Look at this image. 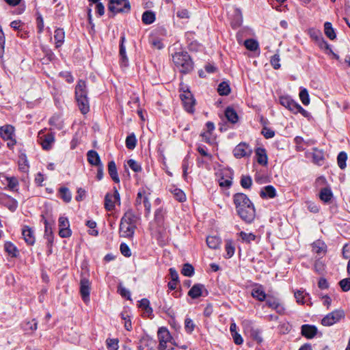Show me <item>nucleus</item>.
Masks as SVG:
<instances>
[{
    "instance_id": "17",
    "label": "nucleus",
    "mask_w": 350,
    "mask_h": 350,
    "mask_svg": "<svg viewBox=\"0 0 350 350\" xmlns=\"http://www.w3.org/2000/svg\"><path fill=\"white\" fill-rule=\"evenodd\" d=\"M88 97V90L85 81L83 80H79L75 87V98H82Z\"/></svg>"
},
{
    "instance_id": "26",
    "label": "nucleus",
    "mask_w": 350,
    "mask_h": 350,
    "mask_svg": "<svg viewBox=\"0 0 350 350\" xmlns=\"http://www.w3.org/2000/svg\"><path fill=\"white\" fill-rule=\"evenodd\" d=\"M108 172L110 177L115 183H120L116 165L113 161H111L108 163Z\"/></svg>"
},
{
    "instance_id": "34",
    "label": "nucleus",
    "mask_w": 350,
    "mask_h": 350,
    "mask_svg": "<svg viewBox=\"0 0 350 350\" xmlns=\"http://www.w3.org/2000/svg\"><path fill=\"white\" fill-rule=\"evenodd\" d=\"M65 38V32L63 29L57 28L55 30L54 38L55 40L56 48L60 47L64 42Z\"/></svg>"
},
{
    "instance_id": "62",
    "label": "nucleus",
    "mask_w": 350,
    "mask_h": 350,
    "mask_svg": "<svg viewBox=\"0 0 350 350\" xmlns=\"http://www.w3.org/2000/svg\"><path fill=\"white\" fill-rule=\"evenodd\" d=\"M261 133L266 139H271L275 136V131L267 126L262 128Z\"/></svg>"
},
{
    "instance_id": "18",
    "label": "nucleus",
    "mask_w": 350,
    "mask_h": 350,
    "mask_svg": "<svg viewBox=\"0 0 350 350\" xmlns=\"http://www.w3.org/2000/svg\"><path fill=\"white\" fill-rule=\"evenodd\" d=\"M139 217L134 213L132 210H128L121 218L120 221L131 226H135L137 227V221Z\"/></svg>"
},
{
    "instance_id": "11",
    "label": "nucleus",
    "mask_w": 350,
    "mask_h": 350,
    "mask_svg": "<svg viewBox=\"0 0 350 350\" xmlns=\"http://www.w3.org/2000/svg\"><path fill=\"white\" fill-rule=\"evenodd\" d=\"M0 204L7 207L12 212H14L18 206L17 201L5 193L0 194Z\"/></svg>"
},
{
    "instance_id": "15",
    "label": "nucleus",
    "mask_w": 350,
    "mask_h": 350,
    "mask_svg": "<svg viewBox=\"0 0 350 350\" xmlns=\"http://www.w3.org/2000/svg\"><path fill=\"white\" fill-rule=\"evenodd\" d=\"M139 350H157V342L148 337H143L139 343Z\"/></svg>"
},
{
    "instance_id": "5",
    "label": "nucleus",
    "mask_w": 350,
    "mask_h": 350,
    "mask_svg": "<svg viewBox=\"0 0 350 350\" xmlns=\"http://www.w3.org/2000/svg\"><path fill=\"white\" fill-rule=\"evenodd\" d=\"M113 193H107L105 197V208L108 211H111L115 208V204L117 202L120 204V196L116 187H113Z\"/></svg>"
},
{
    "instance_id": "2",
    "label": "nucleus",
    "mask_w": 350,
    "mask_h": 350,
    "mask_svg": "<svg viewBox=\"0 0 350 350\" xmlns=\"http://www.w3.org/2000/svg\"><path fill=\"white\" fill-rule=\"evenodd\" d=\"M175 66L181 72L187 73L193 68V62L187 52H176L172 55Z\"/></svg>"
},
{
    "instance_id": "42",
    "label": "nucleus",
    "mask_w": 350,
    "mask_h": 350,
    "mask_svg": "<svg viewBox=\"0 0 350 350\" xmlns=\"http://www.w3.org/2000/svg\"><path fill=\"white\" fill-rule=\"evenodd\" d=\"M170 191L178 201L183 202L186 200V196L180 189L172 187L170 189Z\"/></svg>"
},
{
    "instance_id": "47",
    "label": "nucleus",
    "mask_w": 350,
    "mask_h": 350,
    "mask_svg": "<svg viewBox=\"0 0 350 350\" xmlns=\"http://www.w3.org/2000/svg\"><path fill=\"white\" fill-rule=\"evenodd\" d=\"M225 250L226 252V254L225 256L226 258H230L234 255L235 248H234L232 241H231V240L226 241V245H225Z\"/></svg>"
},
{
    "instance_id": "57",
    "label": "nucleus",
    "mask_w": 350,
    "mask_h": 350,
    "mask_svg": "<svg viewBox=\"0 0 350 350\" xmlns=\"http://www.w3.org/2000/svg\"><path fill=\"white\" fill-rule=\"evenodd\" d=\"M127 164L129 167L135 172H139L142 171V167L140 164L134 159H129L127 161Z\"/></svg>"
},
{
    "instance_id": "13",
    "label": "nucleus",
    "mask_w": 350,
    "mask_h": 350,
    "mask_svg": "<svg viewBox=\"0 0 350 350\" xmlns=\"http://www.w3.org/2000/svg\"><path fill=\"white\" fill-rule=\"evenodd\" d=\"M251 295L253 298L259 301H264L267 299V294L265 292L262 285L254 284L252 289Z\"/></svg>"
},
{
    "instance_id": "1",
    "label": "nucleus",
    "mask_w": 350,
    "mask_h": 350,
    "mask_svg": "<svg viewBox=\"0 0 350 350\" xmlns=\"http://www.w3.org/2000/svg\"><path fill=\"white\" fill-rule=\"evenodd\" d=\"M232 198L236 211L241 219L247 224L253 222L256 217V210L247 196L243 193H237Z\"/></svg>"
},
{
    "instance_id": "9",
    "label": "nucleus",
    "mask_w": 350,
    "mask_h": 350,
    "mask_svg": "<svg viewBox=\"0 0 350 350\" xmlns=\"http://www.w3.org/2000/svg\"><path fill=\"white\" fill-rule=\"evenodd\" d=\"M59 222V235L62 238L70 237L72 234L70 229V224L66 217L61 216L58 220Z\"/></svg>"
},
{
    "instance_id": "35",
    "label": "nucleus",
    "mask_w": 350,
    "mask_h": 350,
    "mask_svg": "<svg viewBox=\"0 0 350 350\" xmlns=\"http://www.w3.org/2000/svg\"><path fill=\"white\" fill-rule=\"evenodd\" d=\"M296 301L298 304H307L308 299H310L309 294L304 290H298L294 293Z\"/></svg>"
},
{
    "instance_id": "10",
    "label": "nucleus",
    "mask_w": 350,
    "mask_h": 350,
    "mask_svg": "<svg viewBox=\"0 0 350 350\" xmlns=\"http://www.w3.org/2000/svg\"><path fill=\"white\" fill-rule=\"evenodd\" d=\"M251 153L252 149L244 142L239 144L233 150V154L237 159L248 157Z\"/></svg>"
},
{
    "instance_id": "45",
    "label": "nucleus",
    "mask_w": 350,
    "mask_h": 350,
    "mask_svg": "<svg viewBox=\"0 0 350 350\" xmlns=\"http://www.w3.org/2000/svg\"><path fill=\"white\" fill-rule=\"evenodd\" d=\"M238 234L241 239L242 241L246 243H250L252 241H255L256 239V236L252 232L247 233L241 231Z\"/></svg>"
},
{
    "instance_id": "23",
    "label": "nucleus",
    "mask_w": 350,
    "mask_h": 350,
    "mask_svg": "<svg viewBox=\"0 0 350 350\" xmlns=\"http://www.w3.org/2000/svg\"><path fill=\"white\" fill-rule=\"evenodd\" d=\"M245 331L250 334V337L258 344H260L263 341L262 337V332L260 329L252 327H247L245 328Z\"/></svg>"
},
{
    "instance_id": "22",
    "label": "nucleus",
    "mask_w": 350,
    "mask_h": 350,
    "mask_svg": "<svg viewBox=\"0 0 350 350\" xmlns=\"http://www.w3.org/2000/svg\"><path fill=\"white\" fill-rule=\"evenodd\" d=\"M203 291H206L204 286L201 284H196L189 291L188 295L192 299H197L202 295Z\"/></svg>"
},
{
    "instance_id": "8",
    "label": "nucleus",
    "mask_w": 350,
    "mask_h": 350,
    "mask_svg": "<svg viewBox=\"0 0 350 350\" xmlns=\"http://www.w3.org/2000/svg\"><path fill=\"white\" fill-rule=\"evenodd\" d=\"M157 335L159 340V349H165L168 347L167 343H171L172 339L170 332L165 327H161L158 330Z\"/></svg>"
},
{
    "instance_id": "40",
    "label": "nucleus",
    "mask_w": 350,
    "mask_h": 350,
    "mask_svg": "<svg viewBox=\"0 0 350 350\" xmlns=\"http://www.w3.org/2000/svg\"><path fill=\"white\" fill-rule=\"evenodd\" d=\"M315 41L320 49L331 51L329 44L325 40L321 33H317Z\"/></svg>"
},
{
    "instance_id": "6",
    "label": "nucleus",
    "mask_w": 350,
    "mask_h": 350,
    "mask_svg": "<svg viewBox=\"0 0 350 350\" xmlns=\"http://www.w3.org/2000/svg\"><path fill=\"white\" fill-rule=\"evenodd\" d=\"M38 142H40L42 148L45 150L51 149L53 144L55 142V135L53 133H44V130H41L38 133Z\"/></svg>"
},
{
    "instance_id": "12",
    "label": "nucleus",
    "mask_w": 350,
    "mask_h": 350,
    "mask_svg": "<svg viewBox=\"0 0 350 350\" xmlns=\"http://www.w3.org/2000/svg\"><path fill=\"white\" fill-rule=\"evenodd\" d=\"M136 228L135 226H131L120 221L119 228L120 236L131 239L133 237Z\"/></svg>"
},
{
    "instance_id": "28",
    "label": "nucleus",
    "mask_w": 350,
    "mask_h": 350,
    "mask_svg": "<svg viewBox=\"0 0 350 350\" xmlns=\"http://www.w3.org/2000/svg\"><path fill=\"white\" fill-rule=\"evenodd\" d=\"M319 198L325 203H329L333 198L331 189L329 187L322 188L319 193Z\"/></svg>"
},
{
    "instance_id": "64",
    "label": "nucleus",
    "mask_w": 350,
    "mask_h": 350,
    "mask_svg": "<svg viewBox=\"0 0 350 350\" xmlns=\"http://www.w3.org/2000/svg\"><path fill=\"white\" fill-rule=\"evenodd\" d=\"M280 55L278 54H275L271 57L270 62L274 69L277 70L280 68Z\"/></svg>"
},
{
    "instance_id": "50",
    "label": "nucleus",
    "mask_w": 350,
    "mask_h": 350,
    "mask_svg": "<svg viewBox=\"0 0 350 350\" xmlns=\"http://www.w3.org/2000/svg\"><path fill=\"white\" fill-rule=\"evenodd\" d=\"M347 159V154L345 152L342 151L338 154L337 163H338V167L341 170H343L346 167Z\"/></svg>"
},
{
    "instance_id": "16",
    "label": "nucleus",
    "mask_w": 350,
    "mask_h": 350,
    "mask_svg": "<svg viewBox=\"0 0 350 350\" xmlns=\"http://www.w3.org/2000/svg\"><path fill=\"white\" fill-rule=\"evenodd\" d=\"M318 329L312 325L304 324L301 327V333L308 339L313 338L317 334Z\"/></svg>"
},
{
    "instance_id": "19",
    "label": "nucleus",
    "mask_w": 350,
    "mask_h": 350,
    "mask_svg": "<svg viewBox=\"0 0 350 350\" xmlns=\"http://www.w3.org/2000/svg\"><path fill=\"white\" fill-rule=\"evenodd\" d=\"M14 127L10 124H6L0 127V136L3 140H8L15 137Z\"/></svg>"
},
{
    "instance_id": "41",
    "label": "nucleus",
    "mask_w": 350,
    "mask_h": 350,
    "mask_svg": "<svg viewBox=\"0 0 350 350\" xmlns=\"http://www.w3.org/2000/svg\"><path fill=\"white\" fill-rule=\"evenodd\" d=\"M59 197L62 199L66 203H68L71 201L72 194L68 188L65 187H62L59 189Z\"/></svg>"
},
{
    "instance_id": "3",
    "label": "nucleus",
    "mask_w": 350,
    "mask_h": 350,
    "mask_svg": "<svg viewBox=\"0 0 350 350\" xmlns=\"http://www.w3.org/2000/svg\"><path fill=\"white\" fill-rule=\"evenodd\" d=\"M108 8L113 13H128L131 10V4L129 0H109Z\"/></svg>"
},
{
    "instance_id": "7",
    "label": "nucleus",
    "mask_w": 350,
    "mask_h": 350,
    "mask_svg": "<svg viewBox=\"0 0 350 350\" xmlns=\"http://www.w3.org/2000/svg\"><path fill=\"white\" fill-rule=\"evenodd\" d=\"M180 98L185 110L190 113H193L195 100L191 92L189 90L183 91V92L180 94Z\"/></svg>"
},
{
    "instance_id": "20",
    "label": "nucleus",
    "mask_w": 350,
    "mask_h": 350,
    "mask_svg": "<svg viewBox=\"0 0 350 350\" xmlns=\"http://www.w3.org/2000/svg\"><path fill=\"white\" fill-rule=\"evenodd\" d=\"M279 102L285 108L293 113L297 103L293 100L289 96H280L279 97Z\"/></svg>"
},
{
    "instance_id": "38",
    "label": "nucleus",
    "mask_w": 350,
    "mask_h": 350,
    "mask_svg": "<svg viewBox=\"0 0 350 350\" xmlns=\"http://www.w3.org/2000/svg\"><path fill=\"white\" fill-rule=\"evenodd\" d=\"M225 116L229 122L233 124L237 122L239 120V117L237 112L233 108L230 107H228L226 109Z\"/></svg>"
},
{
    "instance_id": "33",
    "label": "nucleus",
    "mask_w": 350,
    "mask_h": 350,
    "mask_svg": "<svg viewBox=\"0 0 350 350\" xmlns=\"http://www.w3.org/2000/svg\"><path fill=\"white\" fill-rule=\"evenodd\" d=\"M79 109L83 114H86L90 111L89 99L88 97L76 100Z\"/></svg>"
},
{
    "instance_id": "25",
    "label": "nucleus",
    "mask_w": 350,
    "mask_h": 350,
    "mask_svg": "<svg viewBox=\"0 0 350 350\" xmlns=\"http://www.w3.org/2000/svg\"><path fill=\"white\" fill-rule=\"evenodd\" d=\"M87 159L89 163L94 166H100L101 163L100 157L95 150H89L87 153Z\"/></svg>"
},
{
    "instance_id": "30",
    "label": "nucleus",
    "mask_w": 350,
    "mask_h": 350,
    "mask_svg": "<svg viewBox=\"0 0 350 350\" xmlns=\"http://www.w3.org/2000/svg\"><path fill=\"white\" fill-rule=\"evenodd\" d=\"M312 154V161L318 165H322L324 161V154L323 151L314 148Z\"/></svg>"
},
{
    "instance_id": "44",
    "label": "nucleus",
    "mask_w": 350,
    "mask_h": 350,
    "mask_svg": "<svg viewBox=\"0 0 350 350\" xmlns=\"http://www.w3.org/2000/svg\"><path fill=\"white\" fill-rule=\"evenodd\" d=\"M217 92L221 96H227L230 93V85L226 81L220 83L217 88Z\"/></svg>"
},
{
    "instance_id": "31",
    "label": "nucleus",
    "mask_w": 350,
    "mask_h": 350,
    "mask_svg": "<svg viewBox=\"0 0 350 350\" xmlns=\"http://www.w3.org/2000/svg\"><path fill=\"white\" fill-rule=\"evenodd\" d=\"M138 306L144 310V313L145 314V315H146L147 317H150L152 315L153 310L150 306V301L148 299H142L139 301Z\"/></svg>"
},
{
    "instance_id": "56",
    "label": "nucleus",
    "mask_w": 350,
    "mask_h": 350,
    "mask_svg": "<svg viewBox=\"0 0 350 350\" xmlns=\"http://www.w3.org/2000/svg\"><path fill=\"white\" fill-rule=\"evenodd\" d=\"M196 327L193 321L189 317H187L185 320V329L187 333L191 334Z\"/></svg>"
},
{
    "instance_id": "60",
    "label": "nucleus",
    "mask_w": 350,
    "mask_h": 350,
    "mask_svg": "<svg viewBox=\"0 0 350 350\" xmlns=\"http://www.w3.org/2000/svg\"><path fill=\"white\" fill-rule=\"evenodd\" d=\"M266 301V305L270 308L273 309L274 307L279 303V299L271 296H267Z\"/></svg>"
},
{
    "instance_id": "4",
    "label": "nucleus",
    "mask_w": 350,
    "mask_h": 350,
    "mask_svg": "<svg viewBox=\"0 0 350 350\" xmlns=\"http://www.w3.org/2000/svg\"><path fill=\"white\" fill-rule=\"evenodd\" d=\"M344 317L345 312L342 310H335L322 319L321 324L324 326H331Z\"/></svg>"
},
{
    "instance_id": "51",
    "label": "nucleus",
    "mask_w": 350,
    "mask_h": 350,
    "mask_svg": "<svg viewBox=\"0 0 350 350\" xmlns=\"http://www.w3.org/2000/svg\"><path fill=\"white\" fill-rule=\"evenodd\" d=\"M247 49L251 51H255L258 49V43L254 39H247L244 42Z\"/></svg>"
},
{
    "instance_id": "54",
    "label": "nucleus",
    "mask_w": 350,
    "mask_h": 350,
    "mask_svg": "<svg viewBox=\"0 0 350 350\" xmlns=\"http://www.w3.org/2000/svg\"><path fill=\"white\" fill-rule=\"evenodd\" d=\"M240 183L243 188L250 189L252 185V178L250 176H242Z\"/></svg>"
},
{
    "instance_id": "37",
    "label": "nucleus",
    "mask_w": 350,
    "mask_h": 350,
    "mask_svg": "<svg viewBox=\"0 0 350 350\" xmlns=\"http://www.w3.org/2000/svg\"><path fill=\"white\" fill-rule=\"evenodd\" d=\"M156 16L154 12L151 10L145 11L142 16V20L144 24L150 25L155 21Z\"/></svg>"
},
{
    "instance_id": "59",
    "label": "nucleus",
    "mask_w": 350,
    "mask_h": 350,
    "mask_svg": "<svg viewBox=\"0 0 350 350\" xmlns=\"http://www.w3.org/2000/svg\"><path fill=\"white\" fill-rule=\"evenodd\" d=\"M107 346L109 350H117L118 349V340L116 338L107 339Z\"/></svg>"
},
{
    "instance_id": "46",
    "label": "nucleus",
    "mask_w": 350,
    "mask_h": 350,
    "mask_svg": "<svg viewBox=\"0 0 350 350\" xmlns=\"http://www.w3.org/2000/svg\"><path fill=\"white\" fill-rule=\"evenodd\" d=\"M324 31L325 34L328 37L330 40H334L336 38V36L334 31V28L332 27V25L329 22H325L324 23Z\"/></svg>"
},
{
    "instance_id": "32",
    "label": "nucleus",
    "mask_w": 350,
    "mask_h": 350,
    "mask_svg": "<svg viewBox=\"0 0 350 350\" xmlns=\"http://www.w3.org/2000/svg\"><path fill=\"white\" fill-rule=\"evenodd\" d=\"M256 157L257 162L265 166L267 164V156L266 154V150L264 148H258L256 150Z\"/></svg>"
},
{
    "instance_id": "24",
    "label": "nucleus",
    "mask_w": 350,
    "mask_h": 350,
    "mask_svg": "<svg viewBox=\"0 0 350 350\" xmlns=\"http://www.w3.org/2000/svg\"><path fill=\"white\" fill-rule=\"evenodd\" d=\"M125 42V37L122 36L120 38V64L123 66H126L129 62L128 57L126 54V49L124 45V43Z\"/></svg>"
},
{
    "instance_id": "48",
    "label": "nucleus",
    "mask_w": 350,
    "mask_h": 350,
    "mask_svg": "<svg viewBox=\"0 0 350 350\" xmlns=\"http://www.w3.org/2000/svg\"><path fill=\"white\" fill-rule=\"evenodd\" d=\"M5 250L9 255L12 257H16L18 254V250L16 247L11 242H6L4 245Z\"/></svg>"
},
{
    "instance_id": "14",
    "label": "nucleus",
    "mask_w": 350,
    "mask_h": 350,
    "mask_svg": "<svg viewBox=\"0 0 350 350\" xmlns=\"http://www.w3.org/2000/svg\"><path fill=\"white\" fill-rule=\"evenodd\" d=\"M90 282L86 278H82L80 281V293L82 299L85 302L90 300Z\"/></svg>"
},
{
    "instance_id": "43",
    "label": "nucleus",
    "mask_w": 350,
    "mask_h": 350,
    "mask_svg": "<svg viewBox=\"0 0 350 350\" xmlns=\"http://www.w3.org/2000/svg\"><path fill=\"white\" fill-rule=\"evenodd\" d=\"M207 245L211 249H217L221 243V239L216 236H208L206 238Z\"/></svg>"
},
{
    "instance_id": "63",
    "label": "nucleus",
    "mask_w": 350,
    "mask_h": 350,
    "mask_svg": "<svg viewBox=\"0 0 350 350\" xmlns=\"http://www.w3.org/2000/svg\"><path fill=\"white\" fill-rule=\"evenodd\" d=\"M36 24L38 32L41 33L44 30V19L40 13L37 14Z\"/></svg>"
},
{
    "instance_id": "61",
    "label": "nucleus",
    "mask_w": 350,
    "mask_h": 350,
    "mask_svg": "<svg viewBox=\"0 0 350 350\" xmlns=\"http://www.w3.org/2000/svg\"><path fill=\"white\" fill-rule=\"evenodd\" d=\"M121 317L122 320L124 321V327L126 330L130 331L132 329V323L131 321L129 319V316L128 314L122 312L121 314Z\"/></svg>"
},
{
    "instance_id": "39",
    "label": "nucleus",
    "mask_w": 350,
    "mask_h": 350,
    "mask_svg": "<svg viewBox=\"0 0 350 350\" xmlns=\"http://www.w3.org/2000/svg\"><path fill=\"white\" fill-rule=\"evenodd\" d=\"M312 252L314 253L321 254L326 252V245L321 241L317 240L312 243Z\"/></svg>"
},
{
    "instance_id": "52",
    "label": "nucleus",
    "mask_w": 350,
    "mask_h": 350,
    "mask_svg": "<svg viewBox=\"0 0 350 350\" xmlns=\"http://www.w3.org/2000/svg\"><path fill=\"white\" fill-rule=\"evenodd\" d=\"M299 98L304 105H308L310 104L308 92L306 88L301 89L299 92Z\"/></svg>"
},
{
    "instance_id": "27",
    "label": "nucleus",
    "mask_w": 350,
    "mask_h": 350,
    "mask_svg": "<svg viewBox=\"0 0 350 350\" xmlns=\"http://www.w3.org/2000/svg\"><path fill=\"white\" fill-rule=\"evenodd\" d=\"M260 196L262 198H273L276 196L275 189L272 185H267L261 189Z\"/></svg>"
},
{
    "instance_id": "29",
    "label": "nucleus",
    "mask_w": 350,
    "mask_h": 350,
    "mask_svg": "<svg viewBox=\"0 0 350 350\" xmlns=\"http://www.w3.org/2000/svg\"><path fill=\"white\" fill-rule=\"evenodd\" d=\"M22 328L27 334L32 333L37 329L38 323L35 319L24 321L22 325Z\"/></svg>"
},
{
    "instance_id": "55",
    "label": "nucleus",
    "mask_w": 350,
    "mask_h": 350,
    "mask_svg": "<svg viewBox=\"0 0 350 350\" xmlns=\"http://www.w3.org/2000/svg\"><path fill=\"white\" fill-rule=\"evenodd\" d=\"M148 194V192L144 188H141L137 194V197L135 199V204L139 205L143 202V200L144 199L145 196Z\"/></svg>"
},
{
    "instance_id": "49",
    "label": "nucleus",
    "mask_w": 350,
    "mask_h": 350,
    "mask_svg": "<svg viewBox=\"0 0 350 350\" xmlns=\"http://www.w3.org/2000/svg\"><path fill=\"white\" fill-rule=\"evenodd\" d=\"M126 147L129 150H133L137 144V139L134 133H131L126 138Z\"/></svg>"
},
{
    "instance_id": "58",
    "label": "nucleus",
    "mask_w": 350,
    "mask_h": 350,
    "mask_svg": "<svg viewBox=\"0 0 350 350\" xmlns=\"http://www.w3.org/2000/svg\"><path fill=\"white\" fill-rule=\"evenodd\" d=\"M339 285L343 292H348L350 291V278H345L339 282Z\"/></svg>"
},
{
    "instance_id": "21",
    "label": "nucleus",
    "mask_w": 350,
    "mask_h": 350,
    "mask_svg": "<svg viewBox=\"0 0 350 350\" xmlns=\"http://www.w3.org/2000/svg\"><path fill=\"white\" fill-rule=\"evenodd\" d=\"M22 235L25 241L29 245H33L35 243V237L33 230L27 226H25L22 230Z\"/></svg>"
},
{
    "instance_id": "53",
    "label": "nucleus",
    "mask_w": 350,
    "mask_h": 350,
    "mask_svg": "<svg viewBox=\"0 0 350 350\" xmlns=\"http://www.w3.org/2000/svg\"><path fill=\"white\" fill-rule=\"evenodd\" d=\"M181 273L185 276L191 277L194 273V269L191 265L186 263L182 269Z\"/></svg>"
},
{
    "instance_id": "36",
    "label": "nucleus",
    "mask_w": 350,
    "mask_h": 350,
    "mask_svg": "<svg viewBox=\"0 0 350 350\" xmlns=\"http://www.w3.org/2000/svg\"><path fill=\"white\" fill-rule=\"evenodd\" d=\"M18 169L23 172H27L29 170V165L27 156L25 153H21L18 161Z\"/></svg>"
}]
</instances>
